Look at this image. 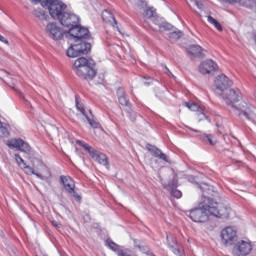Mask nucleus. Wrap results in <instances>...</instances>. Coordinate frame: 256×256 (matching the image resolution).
<instances>
[{
	"label": "nucleus",
	"mask_w": 256,
	"mask_h": 256,
	"mask_svg": "<svg viewBox=\"0 0 256 256\" xmlns=\"http://www.w3.org/2000/svg\"><path fill=\"white\" fill-rule=\"evenodd\" d=\"M131 119H132V121H135V117H132Z\"/></svg>",
	"instance_id": "obj_46"
},
{
	"label": "nucleus",
	"mask_w": 256,
	"mask_h": 256,
	"mask_svg": "<svg viewBox=\"0 0 256 256\" xmlns=\"http://www.w3.org/2000/svg\"><path fill=\"white\" fill-rule=\"evenodd\" d=\"M219 199H221V196H219V198L216 199V204L210 205L211 217H217L218 219H228L231 213V208L227 206L219 207V203L217 202Z\"/></svg>",
	"instance_id": "obj_7"
},
{
	"label": "nucleus",
	"mask_w": 256,
	"mask_h": 256,
	"mask_svg": "<svg viewBox=\"0 0 256 256\" xmlns=\"http://www.w3.org/2000/svg\"><path fill=\"white\" fill-rule=\"evenodd\" d=\"M185 105L186 107H188V109H190V111H197L198 113H201V111H203V109H201V107H199V105H197L196 103L186 102Z\"/></svg>",
	"instance_id": "obj_26"
},
{
	"label": "nucleus",
	"mask_w": 256,
	"mask_h": 256,
	"mask_svg": "<svg viewBox=\"0 0 256 256\" xmlns=\"http://www.w3.org/2000/svg\"><path fill=\"white\" fill-rule=\"evenodd\" d=\"M183 37V32L181 30L173 31L169 33V39H173L174 41H177Z\"/></svg>",
	"instance_id": "obj_25"
},
{
	"label": "nucleus",
	"mask_w": 256,
	"mask_h": 256,
	"mask_svg": "<svg viewBox=\"0 0 256 256\" xmlns=\"http://www.w3.org/2000/svg\"><path fill=\"white\" fill-rule=\"evenodd\" d=\"M203 189V202L200 203L198 208H194L190 211L189 217L194 223H205L209 221L211 217V206L217 205V199H219V192L214 191L213 188H204Z\"/></svg>",
	"instance_id": "obj_2"
},
{
	"label": "nucleus",
	"mask_w": 256,
	"mask_h": 256,
	"mask_svg": "<svg viewBox=\"0 0 256 256\" xmlns=\"http://www.w3.org/2000/svg\"><path fill=\"white\" fill-rule=\"evenodd\" d=\"M73 71L82 81H93L97 77V70H95V61L80 57L74 61Z\"/></svg>",
	"instance_id": "obj_4"
},
{
	"label": "nucleus",
	"mask_w": 256,
	"mask_h": 256,
	"mask_svg": "<svg viewBox=\"0 0 256 256\" xmlns=\"http://www.w3.org/2000/svg\"><path fill=\"white\" fill-rule=\"evenodd\" d=\"M0 41L2 43H5V45H9V40L5 39V37H3V35H0Z\"/></svg>",
	"instance_id": "obj_39"
},
{
	"label": "nucleus",
	"mask_w": 256,
	"mask_h": 256,
	"mask_svg": "<svg viewBox=\"0 0 256 256\" xmlns=\"http://www.w3.org/2000/svg\"><path fill=\"white\" fill-rule=\"evenodd\" d=\"M214 86L218 91H227L229 87L233 86V81L229 79L225 74L218 75L214 80Z\"/></svg>",
	"instance_id": "obj_9"
},
{
	"label": "nucleus",
	"mask_w": 256,
	"mask_h": 256,
	"mask_svg": "<svg viewBox=\"0 0 256 256\" xmlns=\"http://www.w3.org/2000/svg\"><path fill=\"white\" fill-rule=\"evenodd\" d=\"M60 181L68 195L73 197L75 201H81L82 197L75 191V180L69 176H60Z\"/></svg>",
	"instance_id": "obj_6"
},
{
	"label": "nucleus",
	"mask_w": 256,
	"mask_h": 256,
	"mask_svg": "<svg viewBox=\"0 0 256 256\" xmlns=\"http://www.w3.org/2000/svg\"><path fill=\"white\" fill-rule=\"evenodd\" d=\"M34 15L38 19L47 21V15L45 14V11L41 10L40 8L34 10Z\"/></svg>",
	"instance_id": "obj_29"
},
{
	"label": "nucleus",
	"mask_w": 256,
	"mask_h": 256,
	"mask_svg": "<svg viewBox=\"0 0 256 256\" xmlns=\"http://www.w3.org/2000/svg\"><path fill=\"white\" fill-rule=\"evenodd\" d=\"M199 73L202 75H210V73H215L219 66L215 61L208 59L200 63L199 65Z\"/></svg>",
	"instance_id": "obj_12"
},
{
	"label": "nucleus",
	"mask_w": 256,
	"mask_h": 256,
	"mask_svg": "<svg viewBox=\"0 0 256 256\" xmlns=\"http://www.w3.org/2000/svg\"><path fill=\"white\" fill-rule=\"evenodd\" d=\"M204 51L203 47L199 45H190L187 49L188 55L197 59H203V57H205Z\"/></svg>",
	"instance_id": "obj_16"
},
{
	"label": "nucleus",
	"mask_w": 256,
	"mask_h": 256,
	"mask_svg": "<svg viewBox=\"0 0 256 256\" xmlns=\"http://www.w3.org/2000/svg\"><path fill=\"white\" fill-rule=\"evenodd\" d=\"M102 19L105 23H110L112 27L119 29V26H117V19H115V16L113 13L109 10H104L102 12Z\"/></svg>",
	"instance_id": "obj_17"
},
{
	"label": "nucleus",
	"mask_w": 256,
	"mask_h": 256,
	"mask_svg": "<svg viewBox=\"0 0 256 256\" xmlns=\"http://www.w3.org/2000/svg\"><path fill=\"white\" fill-rule=\"evenodd\" d=\"M92 159L96 160L100 165H104V167H109V158L100 151L96 150V153H94Z\"/></svg>",
	"instance_id": "obj_19"
},
{
	"label": "nucleus",
	"mask_w": 256,
	"mask_h": 256,
	"mask_svg": "<svg viewBox=\"0 0 256 256\" xmlns=\"http://www.w3.org/2000/svg\"><path fill=\"white\" fill-rule=\"evenodd\" d=\"M173 29V25L169 24V22H164L159 24V31L163 33L165 31H171Z\"/></svg>",
	"instance_id": "obj_28"
},
{
	"label": "nucleus",
	"mask_w": 256,
	"mask_h": 256,
	"mask_svg": "<svg viewBox=\"0 0 256 256\" xmlns=\"http://www.w3.org/2000/svg\"><path fill=\"white\" fill-rule=\"evenodd\" d=\"M145 255H148V256H155L153 252H151V249H149Z\"/></svg>",
	"instance_id": "obj_40"
},
{
	"label": "nucleus",
	"mask_w": 256,
	"mask_h": 256,
	"mask_svg": "<svg viewBox=\"0 0 256 256\" xmlns=\"http://www.w3.org/2000/svg\"><path fill=\"white\" fill-rule=\"evenodd\" d=\"M146 149L147 151H149V153H151V155H153V157L169 163V158L167 157V154L163 153V151H161V149H159L157 146L152 144H146Z\"/></svg>",
	"instance_id": "obj_14"
},
{
	"label": "nucleus",
	"mask_w": 256,
	"mask_h": 256,
	"mask_svg": "<svg viewBox=\"0 0 256 256\" xmlns=\"http://www.w3.org/2000/svg\"><path fill=\"white\" fill-rule=\"evenodd\" d=\"M52 224L54 225V227H59V225L57 224V222H52Z\"/></svg>",
	"instance_id": "obj_44"
},
{
	"label": "nucleus",
	"mask_w": 256,
	"mask_h": 256,
	"mask_svg": "<svg viewBox=\"0 0 256 256\" xmlns=\"http://www.w3.org/2000/svg\"><path fill=\"white\" fill-rule=\"evenodd\" d=\"M144 16L148 19H157V12L155 8L149 7L144 11Z\"/></svg>",
	"instance_id": "obj_24"
},
{
	"label": "nucleus",
	"mask_w": 256,
	"mask_h": 256,
	"mask_svg": "<svg viewBox=\"0 0 256 256\" xmlns=\"http://www.w3.org/2000/svg\"><path fill=\"white\" fill-rule=\"evenodd\" d=\"M34 3H41L42 7H47L49 12L51 11V7L56 5L59 0H32Z\"/></svg>",
	"instance_id": "obj_21"
},
{
	"label": "nucleus",
	"mask_w": 256,
	"mask_h": 256,
	"mask_svg": "<svg viewBox=\"0 0 256 256\" xmlns=\"http://www.w3.org/2000/svg\"><path fill=\"white\" fill-rule=\"evenodd\" d=\"M118 99L121 97H127V93L125 92V88L119 87L116 91Z\"/></svg>",
	"instance_id": "obj_38"
},
{
	"label": "nucleus",
	"mask_w": 256,
	"mask_h": 256,
	"mask_svg": "<svg viewBox=\"0 0 256 256\" xmlns=\"http://www.w3.org/2000/svg\"><path fill=\"white\" fill-rule=\"evenodd\" d=\"M178 185L179 181L177 180V178H173L168 184H163V188L167 189V191H173L177 189Z\"/></svg>",
	"instance_id": "obj_23"
},
{
	"label": "nucleus",
	"mask_w": 256,
	"mask_h": 256,
	"mask_svg": "<svg viewBox=\"0 0 256 256\" xmlns=\"http://www.w3.org/2000/svg\"><path fill=\"white\" fill-rule=\"evenodd\" d=\"M170 194L176 199H181V197H183V193L180 190H177V188L174 190H170Z\"/></svg>",
	"instance_id": "obj_37"
},
{
	"label": "nucleus",
	"mask_w": 256,
	"mask_h": 256,
	"mask_svg": "<svg viewBox=\"0 0 256 256\" xmlns=\"http://www.w3.org/2000/svg\"><path fill=\"white\" fill-rule=\"evenodd\" d=\"M248 119L249 121H252L254 125L256 126V114L250 112L249 108L247 109V115H242V118Z\"/></svg>",
	"instance_id": "obj_30"
},
{
	"label": "nucleus",
	"mask_w": 256,
	"mask_h": 256,
	"mask_svg": "<svg viewBox=\"0 0 256 256\" xmlns=\"http://www.w3.org/2000/svg\"><path fill=\"white\" fill-rule=\"evenodd\" d=\"M166 71H167V73H168V75H169L170 77H173V73H171V71H169V68L166 67Z\"/></svg>",
	"instance_id": "obj_41"
},
{
	"label": "nucleus",
	"mask_w": 256,
	"mask_h": 256,
	"mask_svg": "<svg viewBox=\"0 0 256 256\" xmlns=\"http://www.w3.org/2000/svg\"><path fill=\"white\" fill-rule=\"evenodd\" d=\"M200 139L206 145H217V139L211 134H203L200 136Z\"/></svg>",
	"instance_id": "obj_20"
},
{
	"label": "nucleus",
	"mask_w": 256,
	"mask_h": 256,
	"mask_svg": "<svg viewBox=\"0 0 256 256\" xmlns=\"http://www.w3.org/2000/svg\"><path fill=\"white\" fill-rule=\"evenodd\" d=\"M76 108L78 109V111H80V113H82V115H84V117H87V113L85 112V107L83 106V104L79 103V98H77V96H76Z\"/></svg>",
	"instance_id": "obj_34"
},
{
	"label": "nucleus",
	"mask_w": 256,
	"mask_h": 256,
	"mask_svg": "<svg viewBox=\"0 0 256 256\" xmlns=\"http://www.w3.org/2000/svg\"><path fill=\"white\" fill-rule=\"evenodd\" d=\"M222 98L224 99L226 105L238 111V116L243 117V115L247 114V109H249V104L245 101H241L243 99V95L241 94V90L239 88H231L229 91L223 94Z\"/></svg>",
	"instance_id": "obj_5"
},
{
	"label": "nucleus",
	"mask_w": 256,
	"mask_h": 256,
	"mask_svg": "<svg viewBox=\"0 0 256 256\" xmlns=\"http://www.w3.org/2000/svg\"><path fill=\"white\" fill-rule=\"evenodd\" d=\"M118 101L120 105H123L124 107H131V102L129 101V98H127V96L118 98Z\"/></svg>",
	"instance_id": "obj_33"
},
{
	"label": "nucleus",
	"mask_w": 256,
	"mask_h": 256,
	"mask_svg": "<svg viewBox=\"0 0 256 256\" xmlns=\"http://www.w3.org/2000/svg\"><path fill=\"white\" fill-rule=\"evenodd\" d=\"M233 251L236 256H247L253 251V246L251 245V242L242 240L237 243Z\"/></svg>",
	"instance_id": "obj_11"
},
{
	"label": "nucleus",
	"mask_w": 256,
	"mask_h": 256,
	"mask_svg": "<svg viewBox=\"0 0 256 256\" xmlns=\"http://www.w3.org/2000/svg\"><path fill=\"white\" fill-rule=\"evenodd\" d=\"M106 245L109 247V249L114 251V253H117L118 256H133L129 254V250L123 249V246H119L111 239L106 240Z\"/></svg>",
	"instance_id": "obj_15"
},
{
	"label": "nucleus",
	"mask_w": 256,
	"mask_h": 256,
	"mask_svg": "<svg viewBox=\"0 0 256 256\" xmlns=\"http://www.w3.org/2000/svg\"><path fill=\"white\" fill-rule=\"evenodd\" d=\"M168 245H170L172 248L177 245V237L175 235L170 234L167 236Z\"/></svg>",
	"instance_id": "obj_31"
},
{
	"label": "nucleus",
	"mask_w": 256,
	"mask_h": 256,
	"mask_svg": "<svg viewBox=\"0 0 256 256\" xmlns=\"http://www.w3.org/2000/svg\"><path fill=\"white\" fill-rule=\"evenodd\" d=\"M77 145H80V147H83V149H85V151H87V153H89L90 157H93L97 151L96 149L91 147L89 144H87L81 140H77Z\"/></svg>",
	"instance_id": "obj_22"
},
{
	"label": "nucleus",
	"mask_w": 256,
	"mask_h": 256,
	"mask_svg": "<svg viewBox=\"0 0 256 256\" xmlns=\"http://www.w3.org/2000/svg\"><path fill=\"white\" fill-rule=\"evenodd\" d=\"M190 131H194V133H199V130H195L193 128H190Z\"/></svg>",
	"instance_id": "obj_43"
},
{
	"label": "nucleus",
	"mask_w": 256,
	"mask_h": 256,
	"mask_svg": "<svg viewBox=\"0 0 256 256\" xmlns=\"http://www.w3.org/2000/svg\"><path fill=\"white\" fill-rule=\"evenodd\" d=\"M14 157L19 167H22V169H28L32 173V175H36V177H38L39 179H43V176H41V174L35 173V170L33 168L27 166L25 160H23V158H21L19 154H15Z\"/></svg>",
	"instance_id": "obj_18"
},
{
	"label": "nucleus",
	"mask_w": 256,
	"mask_h": 256,
	"mask_svg": "<svg viewBox=\"0 0 256 256\" xmlns=\"http://www.w3.org/2000/svg\"><path fill=\"white\" fill-rule=\"evenodd\" d=\"M67 5L61 1H57L56 4L52 5L49 14L53 19H58L63 27H66V38L77 35L85 31L87 28L81 26V19L75 13L65 12Z\"/></svg>",
	"instance_id": "obj_1"
},
{
	"label": "nucleus",
	"mask_w": 256,
	"mask_h": 256,
	"mask_svg": "<svg viewBox=\"0 0 256 256\" xmlns=\"http://www.w3.org/2000/svg\"><path fill=\"white\" fill-rule=\"evenodd\" d=\"M85 118L87 119L89 125H90L91 127H93V129H99L100 124H99L97 121H95V120L89 118L88 115H86Z\"/></svg>",
	"instance_id": "obj_35"
},
{
	"label": "nucleus",
	"mask_w": 256,
	"mask_h": 256,
	"mask_svg": "<svg viewBox=\"0 0 256 256\" xmlns=\"http://www.w3.org/2000/svg\"><path fill=\"white\" fill-rule=\"evenodd\" d=\"M208 23L214 25V27H216L218 31H223V26H221L217 19L213 18L212 16H208Z\"/></svg>",
	"instance_id": "obj_27"
},
{
	"label": "nucleus",
	"mask_w": 256,
	"mask_h": 256,
	"mask_svg": "<svg viewBox=\"0 0 256 256\" xmlns=\"http://www.w3.org/2000/svg\"><path fill=\"white\" fill-rule=\"evenodd\" d=\"M7 147L10 149H17V151H21L22 153H26V155H31V145L25 142L21 138L11 139L6 142Z\"/></svg>",
	"instance_id": "obj_8"
},
{
	"label": "nucleus",
	"mask_w": 256,
	"mask_h": 256,
	"mask_svg": "<svg viewBox=\"0 0 256 256\" xmlns=\"http://www.w3.org/2000/svg\"><path fill=\"white\" fill-rule=\"evenodd\" d=\"M134 247H136V249H139V251H141L142 253H146L149 251V246H142L140 244L137 243V240L134 241Z\"/></svg>",
	"instance_id": "obj_36"
},
{
	"label": "nucleus",
	"mask_w": 256,
	"mask_h": 256,
	"mask_svg": "<svg viewBox=\"0 0 256 256\" xmlns=\"http://www.w3.org/2000/svg\"><path fill=\"white\" fill-rule=\"evenodd\" d=\"M46 31L49 34V37L54 39V41H60V39H63L64 35H67V33H65L63 29H61V27L57 26L55 23H49L46 26Z\"/></svg>",
	"instance_id": "obj_10"
},
{
	"label": "nucleus",
	"mask_w": 256,
	"mask_h": 256,
	"mask_svg": "<svg viewBox=\"0 0 256 256\" xmlns=\"http://www.w3.org/2000/svg\"><path fill=\"white\" fill-rule=\"evenodd\" d=\"M68 39L74 41V44H71L68 48L66 52L67 57H81V55H87L91 52V44L88 41L93 38L88 28L68 37Z\"/></svg>",
	"instance_id": "obj_3"
},
{
	"label": "nucleus",
	"mask_w": 256,
	"mask_h": 256,
	"mask_svg": "<svg viewBox=\"0 0 256 256\" xmlns=\"http://www.w3.org/2000/svg\"><path fill=\"white\" fill-rule=\"evenodd\" d=\"M221 238L224 245H233V242L237 239V231L233 227H226L221 232Z\"/></svg>",
	"instance_id": "obj_13"
},
{
	"label": "nucleus",
	"mask_w": 256,
	"mask_h": 256,
	"mask_svg": "<svg viewBox=\"0 0 256 256\" xmlns=\"http://www.w3.org/2000/svg\"><path fill=\"white\" fill-rule=\"evenodd\" d=\"M195 1V4L197 5V7L199 8V9H201V5H199V2L197 1V0H194Z\"/></svg>",
	"instance_id": "obj_42"
},
{
	"label": "nucleus",
	"mask_w": 256,
	"mask_h": 256,
	"mask_svg": "<svg viewBox=\"0 0 256 256\" xmlns=\"http://www.w3.org/2000/svg\"><path fill=\"white\" fill-rule=\"evenodd\" d=\"M7 136H9V129H7V126L3 125L2 122H0V137Z\"/></svg>",
	"instance_id": "obj_32"
},
{
	"label": "nucleus",
	"mask_w": 256,
	"mask_h": 256,
	"mask_svg": "<svg viewBox=\"0 0 256 256\" xmlns=\"http://www.w3.org/2000/svg\"><path fill=\"white\" fill-rule=\"evenodd\" d=\"M144 85H151V82H144Z\"/></svg>",
	"instance_id": "obj_45"
}]
</instances>
